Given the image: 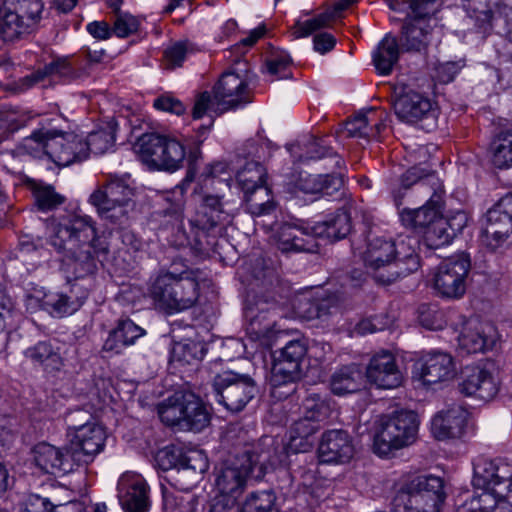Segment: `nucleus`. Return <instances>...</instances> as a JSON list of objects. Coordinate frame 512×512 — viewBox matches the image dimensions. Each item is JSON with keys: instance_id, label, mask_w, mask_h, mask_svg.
<instances>
[{"instance_id": "5701e85b", "label": "nucleus", "mask_w": 512, "mask_h": 512, "mask_svg": "<svg viewBox=\"0 0 512 512\" xmlns=\"http://www.w3.org/2000/svg\"><path fill=\"white\" fill-rule=\"evenodd\" d=\"M367 381L378 389H395L402 385L403 374L395 356L389 351L373 355L366 367Z\"/></svg>"}, {"instance_id": "09e8293b", "label": "nucleus", "mask_w": 512, "mask_h": 512, "mask_svg": "<svg viewBox=\"0 0 512 512\" xmlns=\"http://www.w3.org/2000/svg\"><path fill=\"white\" fill-rule=\"evenodd\" d=\"M52 135V130L39 129L34 131L30 136L25 137L17 146L19 155H29L34 158H41L43 155L48 156V147L46 141Z\"/></svg>"}, {"instance_id": "6e6d98bb", "label": "nucleus", "mask_w": 512, "mask_h": 512, "mask_svg": "<svg viewBox=\"0 0 512 512\" xmlns=\"http://www.w3.org/2000/svg\"><path fill=\"white\" fill-rule=\"evenodd\" d=\"M276 496L271 490L251 493L244 502L241 512H274Z\"/></svg>"}, {"instance_id": "6ab92c4d", "label": "nucleus", "mask_w": 512, "mask_h": 512, "mask_svg": "<svg viewBox=\"0 0 512 512\" xmlns=\"http://www.w3.org/2000/svg\"><path fill=\"white\" fill-rule=\"evenodd\" d=\"M433 187V192L429 193L427 202L416 209H404L400 216L401 221L407 227L413 229L430 228L439 218H441V205L443 201L444 189L440 179L437 176L428 178L427 183L422 182L420 188H425L427 185Z\"/></svg>"}, {"instance_id": "bf43d9fd", "label": "nucleus", "mask_w": 512, "mask_h": 512, "mask_svg": "<svg viewBox=\"0 0 512 512\" xmlns=\"http://www.w3.org/2000/svg\"><path fill=\"white\" fill-rule=\"evenodd\" d=\"M115 142V135L110 129H100L91 132L84 140L87 145V157L89 153L101 155L107 152Z\"/></svg>"}, {"instance_id": "39448f33", "label": "nucleus", "mask_w": 512, "mask_h": 512, "mask_svg": "<svg viewBox=\"0 0 512 512\" xmlns=\"http://www.w3.org/2000/svg\"><path fill=\"white\" fill-rule=\"evenodd\" d=\"M472 484L482 490L475 495L480 512H512V504L505 497L512 492V461L477 458L474 462Z\"/></svg>"}, {"instance_id": "58836bf2", "label": "nucleus", "mask_w": 512, "mask_h": 512, "mask_svg": "<svg viewBox=\"0 0 512 512\" xmlns=\"http://www.w3.org/2000/svg\"><path fill=\"white\" fill-rule=\"evenodd\" d=\"M361 385L362 371L355 363L337 369L330 380L332 392L340 396L358 391Z\"/></svg>"}, {"instance_id": "f8f14e48", "label": "nucleus", "mask_w": 512, "mask_h": 512, "mask_svg": "<svg viewBox=\"0 0 512 512\" xmlns=\"http://www.w3.org/2000/svg\"><path fill=\"white\" fill-rule=\"evenodd\" d=\"M213 390L216 401L232 413L242 411L257 391L250 376L233 371L217 374L213 381Z\"/></svg>"}, {"instance_id": "603ef678", "label": "nucleus", "mask_w": 512, "mask_h": 512, "mask_svg": "<svg viewBox=\"0 0 512 512\" xmlns=\"http://www.w3.org/2000/svg\"><path fill=\"white\" fill-rule=\"evenodd\" d=\"M304 415L316 423L328 419L333 411L329 399L319 394H310L303 402Z\"/></svg>"}, {"instance_id": "f03ea898", "label": "nucleus", "mask_w": 512, "mask_h": 512, "mask_svg": "<svg viewBox=\"0 0 512 512\" xmlns=\"http://www.w3.org/2000/svg\"><path fill=\"white\" fill-rule=\"evenodd\" d=\"M282 462V453L279 454L274 448L271 437L265 436L257 443L246 445L241 453L238 452L225 460L218 470L215 479L218 495L238 499L249 475L261 479L268 469Z\"/></svg>"}, {"instance_id": "f3484780", "label": "nucleus", "mask_w": 512, "mask_h": 512, "mask_svg": "<svg viewBox=\"0 0 512 512\" xmlns=\"http://www.w3.org/2000/svg\"><path fill=\"white\" fill-rule=\"evenodd\" d=\"M457 374L454 357L445 351L432 350L415 363V375L424 385L448 383L453 381Z\"/></svg>"}, {"instance_id": "680f3d73", "label": "nucleus", "mask_w": 512, "mask_h": 512, "mask_svg": "<svg viewBox=\"0 0 512 512\" xmlns=\"http://www.w3.org/2000/svg\"><path fill=\"white\" fill-rule=\"evenodd\" d=\"M164 512H196L197 499L193 495L164 494Z\"/></svg>"}, {"instance_id": "423d86ee", "label": "nucleus", "mask_w": 512, "mask_h": 512, "mask_svg": "<svg viewBox=\"0 0 512 512\" xmlns=\"http://www.w3.org/2000/svg\"><path fill=\"white\" fill-rule=\"evenodd\" d=\"M68 426L70 458L75 464L88 465L105 447L106 432L104 428L84 411H77L70 416Z\"/></svg>"}, {"instance_id": "c756f323", "label": "nucleus", "mask_w": 512, "mask_h": 512, "mask_svg": "<svg viewBox=\"0 0 512 512\" xmlns=\"http://www.w3.org/2000/svg\"><path fill=\"white\" fill-rule=\"evenodd\" d=\"M394 243L395 249V260L397 262V268L394 271H390L389 274H383L382 279L385 280H397L402 276H406L412 272H415L420 267L419 256L417 249L419 247V239L416 236L406 235L399 236Z\"/></svg>"}, {"instance_id": "49530a36", "label": "nucleus", "mask_w": 512, "mask_h": 512, "mask_svg": "<svg viewBox=\"0 0 512 512\" xmlns=\"http://www.w3.org/2000/svg\"><path fill=\"white\" fill-rule=\"evenodd\" d=\"M266 176V169L260 163L249 161L237 172L236 179L243 192H246L266 186Z\"/></svg>"}, {"instance_id": "e433bc0d", "label": "nucleus", "mask_w": 512, "mask_h": 512, "mask_svg": "<svg viewBox=\"0 0 512 512\" xmlns=\"http://www.w3.org/2000/svg\"><path fill=\"white\" fill-rule=\"evenodd\" d=\"M385 123L375 110L358 113L346 121L344 128L348 136L370 139L379 135Z\"/></svg>"}, {"instance_id": "ea45409f", "label": "nucleus", "mask_w": 512, "mask_h": 512, "mask_svg": "<svg viewBox=\"0 0 512 512\" xmlns=\"http://www.w3.org/2000/svg\"><path fill=\"white\" fill-rule=\"evenodd\" d=\"M319 425L304 415L292 425L289 432L288 451L299 453L306 452L312 447L310 437L318 430Z\"/></svg>"}, {"instance_id": "9d476101", "label": "nucleus", "mask_w": 512, "mask_h": 512, "mask_svg": "<svg viewBox=\"0 0 512 512\" xmlns=\"http://www.w3.org/2000/svg\"><path fill=\"white\" fill-rule=\"evenodd\" d=\"M437 0H388V5L395 11L411 10L413 19L402 28L401 43L406 51H420L426 47L430 25L425 18L437 11Z\"/></svg>"}, {"instance_id": "bb28decb", "label": "nucleus", "mask_w": 512, "mask_h": 512, "mask_svg": "<svg viewBox=\"0 0 512 512\" xmlns=\"http://www.w3.org/2000/svg\"><path fill=\"white\" fill-rule=\"evenodd\" d=\"M354 454V445L349 433L342 429L329 430L322 436L318 448L323 463H346Z\"/></svg>"}, {"instance_id": "dca6fc26", "label": "nucleus", "mask_w": 512, "mask_h": 512, "mask_svg": "<svg viewBox=\"0 0 512 512\" xmlns=\"http://www.w3.org/2000/svg\"><path fill=\"white\" fill-rule=\"evenodd\" d=\"M462 319V328L457 337L458 348L468 354L485 352L493 349L499 339L496 327L488 321H482L477 317Z\"/></svg>"}, {"instance_id": "c85d7f7f", "label": "nucleus", "mask_w": 512, "mask_h": 512, "mask_svg": "<svg viewBox=\"0 0 512 512\" xmlns=\"http://www.w3.org/2000/svg\"><path fill=\"white\" fill-rule=\"evenodd\" d=\"M36 466L45 473H69L74 469L75 462L70 458L69 448L65 451L54 445L42 442L33 449Z\"/></svg>"}, {"instance_id": "9b49d317", "label": "nucleus", "mask_w": 512, "mask_h": 512, "mask_svg": "<svg viewBox=\"0 0 512 512\" xmlns=\"http://www.w3.org/2000/svg\"><path fill=\"white\" fill-rule=\"evenodd\" d=\"M133 188L120 178H113L95 190L89 198L101 218L122 224L133 207Z\"/></svg>"}, {"instance_id": "20e7f679", "label": "nucleus", "mask_w": 512, "mask_h": 512, "mask_svg": "<svg viewBox=\"0 0 512 512\" xmlns=\"http://www.w3.org/2000/svg\"><path fill=\"white\" fill-rule=\"evenodd\" d=\"M472 484L482 490L475 495L480 512H512V504L505 497L512 492V461L477 458L474 462Z\"/></svg>"}, {"instance_id": "de8ad7c7", "label": "nucleus", "mask_w": 512, "mask_h": 512, "mask_svg": "<svg viewBox=\"0 0 512 512\" xmlns=\"http://www.w3.org/2000/svg\"><path fill=\"white\" fill-rule=\"evenodd\" d=\"M38 299L41 308L55 317L70 315L79 307V304L71 301L68 296L61 293H44L43 296Z\"/></svg>"}, {"instance_id": "4be33fe9", "label": "nucleus", "mask_w": 512, "mask_h": 512, "mask_svg": "<svg viewBox=\"0 0 512 512\" xmlns=\"http://www.w3.org/2000/svg\"><path fill=\"white\" fill-rule=\"evenodd\" d=\"M213 92L217 108L221 111L234 109L250 102L246 76L232 71L222 74Z\"/></svg>"}, {"instance_id": "864d4df0", "label": "nucleus", "mask_w": 512, "mask_h": 512, "mask_svg": "<svg viewBox=\"0 0 512 512\" xmlns=\"http://www.w3.org/2000/svg\"><path fill=\"white\" fill-rule=\"evenodd\" d=\"M291 62L292 60L286 52H272L265 61V71L272 81L291 78Z\"/></svg>"}, {"instance_id": "79ce46f5", "label": "nucleus", "mask_w": 512, "mask_h": 512, "mask_svg": "<svg viewBox=\"0 0 512 512\" xmlns=\"http://www.w3.org/2000/svg\"><path fill=\"white\" fill-rule=\"evenodd\" d=\"M32 27L3 3V6L0 8V36L5 41H12L23 34L29 33Z\"/></svg>"}, {"instance_id": "5fc2aeb1", "label": "nucleus", "mask_w": 512, "mask_h": 512, "mask_svg": "<svg viewBox=\"0 0 512 512\" xmlns=\"http://www.w3.org/2000/svg\"><path fill=\"white\" fill-rule=\"evenodd\" d=\"M158 413L163 423L169 426H179L182 428L184 394L168 398L159 406Z\"/></svg>"}, {"instance_id": "7ed1b4c3", "label": "nucleus", "mask_w": 512, "mask_h": 512, "mask_svg": "<svg viewBox=\"0 0 512 512\" xmlns=\"http://www.w3.org/2000/svg\"><path fill=\"white\" fill-rule=\"evenodd\" d=\"M203 280L199 269L160 270L149 286L155 305L168 314L179 313L196 305Z\"/></svg>"}, {"instance_id": "f704fd0d", "label": "nucleus", "mask_w": 512, "mask_h": 512, "mask_svg": "<svg viewBox=\"0 0 512 512\" xmlns=\"http://www.w3.org/2000/svg\"><path fill=\"white\" fill-rule=\"evenodd\" d=\"M313 238H326L336 241L345 238L351 231V218L349 213L338 210L329 214L323 221L311 223Z\"/></svg>"}, {"instance_id": "0eeeda50", "label": "nucleus", "mask_w": 512, "mask_h": 512, "mask_svg": "<svg viewBox=\"0 0 512 512\" xmlns=\"http://www.w3.org/2000/svg\"><path fill=\"white\" fill-rule=\"evenodd\" d=\"M418 422L414 412L395 411L380 418L373 438V451L388 457L395 451L411 445L417 435Z\"/></svg>"}, {"instance_id": "a211bd4d", "label": "nucleus", "mask_w": 512, "mask_h": 512, "mask_svg": "<svg viewBox=\"0 0 512 512\" xmlns=\"http://www.w3.org/2000/svg\"><path fill=\"white\" fill-rule=\"evenodd\" d=\"M397 117L407 123H420L425 130L437 125L438 110L430 99L416 92L406 93L394 102Z\"/></svg>"}, {"instance_id": "f257e3e1", "label": "nucleus", "mask_w": 512, "mask_h": 512, "mask_svg": "<svg viewBox=\"0 0 512 512\" xmlns=\"http://www.w3.org/2000/svg\"><path fill=\"white\" fill-rule=\"evenodd\" d=\"M50 230L51 245L73 261L77 278L94 273L99 256L108 251L106 241L97 236L89 216H76L68 224L53 222Z\"/></svg>"}, {"instance_id": "412c9836", "label": "nucleus", "mask_w": 512, "mask_h": 512, "mask_svg": "<svg viewBox=\"0 0 512 512\" xmlns=\"http://www.w3.org/2000/svg\"><path fill=\"white\" fill-rule=\"evenodd\" d=\"M48 158L58 166H69L87 159V145L74 133H62L52 130L46 141Z\"/></svg>"}, {"instance_id": "ddd939ff", "label": "nucleus", "mask_w": 512, "mask_h": 512, "mask_svg": "<svg viewBox=\"0 0 512 512\" xmlns=\"http://www.w3.org/2000/svg\"><path fill=\"white\" fill-rule=\"evenodd\" d=\"M458 390L466 397L484 401L493 399L499 391L493 362L481 360L464 366L461 370Z\"/></svg>"}, {"instance_id": "1a4fd4ad", "label": "nucleus", "mask_w": 512, "mask_h": 512, "mask_svg": "<svg viewBox=\"0 0 512 512\" xmlns=\"http://www.w3.org/2000/svg\"><path fill=\"white\" fill-rule=\"evenodd\" d=\"M141 161L157 170L174 172L183 166L185 146L176 138L157 133L142 135L137 143Z\"/></svg>"}, {"instance_id": "4c0bfd02", "label": "nucleus", "mask_w": 512, "mask_h": 512, "mask_svg": "<svg viewBox=\"0 0 512 512\" xmlns=\"http://www.w3.org/2000/svg\"><path fill=\"white\" fill-rule=\"evenodd\" d=\"M400 47L397 39L387 34L373 51V64L380 75H389L400 57Z\"/></svg>"}, {"instance_id": "37998d69", "label": "nucleus", "mask_w": 512, "mask_h": 512, "mask_svg": "<svg viewBox=\"0 0 512 512\" xmlns=\"http://www.w3.org/2000/svg\"><path fill=\"white\" fill-rule=\"evenodd\" d=\"M58 76L65 81L79 79L83 73L75 69L67 59L56 60L45 66L44 70H38L25 78L29 86L35 85L44 80L47 76Z\"/></svg>"}, {"instance_id": "393cba45", "label": "nucleus", "mask_w": 512, "mask_h": 512, "mask_svg": "<svg viewBox=\"0 0 512 512\" xmlns=\"http://www.w3.org/2000/svg\"><path fill=\"white\" fill-rule=\"evenodd\" d=\"M470 413L461 404L440 410L431 420V433L438 440L459 439L466 430Z\"/></svg>"}, {"instance_id": "72a5a7b5", "label": "nucleus", "mask_w": 512, "mask_h": 512, "mask_svg": "<svg viewBox=\"0 0 512 512\" xmlns=\"http://www.w3.org/2000/svg\"><path fill=\"white\" fill-rule=\"evenodd\" d=\"M294 187L305 194L333 196L343 187V178L335 174L313 175L300 172L294 181Z\"/></svg>"}, {"instance_id": "c03bdc74", "label": "nucleus", "mask_w": 512, "mask_h": 512, "mask_svg": "<svg viewBox=\"0 0 512 512\" xmlns=\"http://www.w3.org/2000/svg\"><path fill=\"white\" fill-rule=\"evenodd\" d=\"M492 162L499 169L512 167V128L500 131L491 143Z\"/></svg>"}, {"instance_id": "2f4dec72", "label": "nucleus", "mask_w": 512, "mask_h": 512, "mask_svg": "<svg viewBox=\"0 0 512 512\" xmlns=\"http://www.w3.org/2000/svg\"><path fill=\"white\" fill-rule=\"evenodd\" d=\"M145 335V329L137 325L131 319H119L115 327L109 332L102 349L105 352L118 355L127 347L134 345L139 338Z\"/></svg>"}, {"instance_id": "8fccbe9b", "label": "nucleus", "mask_w": 512, "mask_h": 512, "mask_svg": "<svg viewBox=\"0 0 512 512\" xmlns=\"http://www.w3.org/2000/svg\"><path fill=\"white\" fill-rule=\"evenodd\" d=\"M304 147L306 149L305 154H298V151L301 149L300 143L290 144L287 146V149L293 157H297L299 162L305 160H317L333 155L332 149L328 147L327 141L323 138H312L304 144Z\"/></svg>"}, {"instance_id": "052dcab7", "label": "nucleus", "mask_w": 512, "mask_h": 512, "mask_svg": "<svg viewBox=\"0 0 512 512\" xmlns=\"http://www.w3.org/2000/svg\"><path fill=\"white\" fill-rule=\"evenodd\" d=\"M33 195L39 210L50 211L56 209L65 202V197L57 193L52 186H38Z\"/></svg>"}, {"instance_id": "4d7b16f0", "label": "nucleus", "mask_w": 512, "mask_h": 512, "mask_svg": "<svg viewBox=\"0 0 512 512\" xmlns=\"http://www.w3.org/2000/svg\"><path fill=\"white\" fill-rule=\"evenodd\" d=\"M4 3L31 26L38 22L43 10L41 0H5Z\"/></svg>"}, {"instance_id": "473e14b6", "label": "nucleus", "mask_w": 512, "mask_h": 512, "mask_svg": "<svg viewBox=\"0 0 512 512\" xmlns=\"http://www.w3.org/2000/svg\"><path fill=\"white\" fill-rule=\"evenodd\" d=\"M230 215L223 208L217 195H205L197 209L191 224L201 230L210 231L218 225L229 223Z\"/></svg>"}, {"instance_id": "774afa93", "label": "nucleus", "mask_w": 512, "mask_h": 512, "mask_svg": "<svg viewBox=\"0 0 512 512\" xmlns=\"http://www.w3.org/2000/svg\"><path fill=\"white\" fill-rule=\"evenodd\" d=\"M465 66L463 59L457 61L439 62L434 67V78L443 84L452 82Z\"/></svg>"}, {"instance_id": "13d9d810", "label": "nucleus", "mask_w": 512, "mask_h": 512, "mask_svg": "<svg viewBox=\"0 0 512 512\" xmlns=\"http://www.w3.org/2000/svg\"><path fill=\"white\" fill-rule=\"evenodd\" d=\"M511 233L512 228L499 222L487 221V225L481 233V241L488 248L496 250L506 242Z\"/></svg>"}, {"instance_id": "0e129e2a", "label": "nucleus", "mask_w": 512, "mask_h": 512, "mask_svg": "<svg viewBox=\"0 0 512 512\" xmlns=\"http://www.w3.org/2000/svg\"><path fill=\"white\" fill-rule=\"evenodd\" d=\"M447 225L446 220L441 217L424 231V238L429 247L438 248L449 243L450 234L447 232Z\"/></svg>"}, {"instance_id": "69168bd1", "label": "nucleus", "mask_w": 512, "mask_h": 512, "mask_svg": "<svg viewBox=\"0 0 512 512\" xmlns=\"http://www.w3.org/2000/svg\"><path fill=\"white\" fill-rule=\"evenodd\" d=\"M333 17L334 13L326 12L304 22H297L293 34L297 38L306 37L314 31L327 26Z\"/></svg>"}, {"instance_id": "6e6552de", "label": "nucleus", "mask_w": 512, "mask_h": 512, "mask_svg": "<svg viewBox=\"0 0 512 512\" xmlns=\"http://www.w3.org/2000/svg\"><path fill=\"white\" fill-rule=\"evenodd\" d=\"M444 499L440 477L420 476L398 490L391 512H439Z\"/></svg>"}, {"instance_id": "aec40b11", "label": "nucleus", "mask_w": 512, "mask_h": 512, "mask_svg": "<svg viewBox=\"0 0 512 512\" xmlns=\"http://www.w3.org/2000/svg\"><path fill=\"white\" fill-rule=\"evenodd\" d=\"M395 247L392 241L381 237L369 239L367 248L363 253V261L368 272L381 284H390L395 280L382 279L383 274H389L397 268L395 260Z\"/></svg>"}, {"instance_id": "a19ab883", "label": "nucleus", "mask_w": 512, "mask_h": 512, "mask_svg": "<svg viewBox=\"0 0 512 512\" xmlns=\"http://www.w3.org/2000/svg\"><path fill=\"white\" fill-rule=\"evenodd\" d=\"M24 356L34 365L43 366L48 371H58L62 366V358L51 343L39 341L24 351Z\"/></svg>"}, {"instance_id": "c9c22d12", "label": "nucleus", "mask_w": 512, "mask_h": 512, "mask_svg": "<svg viewBox=\"0 0 512 512\" xmlns=\"http://www.w3.org/2000/svg\"><path fill=\"white\" fill-rule=\"evenodd\" d=\"M211 421V412L207 405L195 394H184V413L182 429L202 431Z\"/></svg>"}, {"instance_id": "7c9ffc66", "label": "nucleus", "mask_w": 512, "mask_h": 512, "mask_svg": "<svg viewBox=\"0 0 512 512\" xmlns=\"http://www.w3.org/2000/svg\"><path fill=\"white\" fill-rule=\"evenodd\" d=\"M471 18L475 19L479 29L486 33L491 29H498L512 43V0L498 4L495 11L474 9Z\"/></svg>"}, {"instance_id": "3c124183", "label": "nucleus", "mask_w": 512, "mask_h": 512, "mask_svg": "<svg viewBox=\"0 0 512 512\" xmlns=\"http://www.w3.org/2000/svg\"><path fill=\"white\" fill-rule=\"evenodd\" d=\"M418 319L421 326L428 330H442L451 319L447 311L432 304H422L418 309Z\"/></svg>"}, {"instance_id": "cd10ccee", "label": "nucleus", "mask_w": 512, "mask_h": 512, "mask_svg": "<svg viewBox=\"0 0 512 512\" xmlns=\"http://www.w3.org/2000/svg\"><path fill=\"white\" fill-rule=\"evenodd\" d=\"M278 305L279 302L274 298L268 300L260 297L254 304L248 306L245 316L250 321L247 328L249 333L256 338L268 337L274 328Z\"/></svg>"}, {"instance_id": "338daca9", "label": "nucleus", "mask_w": 512, "mask_h": 512, "mask_svg": "<svg viewBox=\"0 0 512 512\" xmlns=\"http://www.w3.org/2000/svg\"><path fill=\"white\" fill-rule=\"evenodd\" d=\"M436 176L433 173H429L428 170L414 166L408 169L401 178V184L404 188H408L413 184H417V190L420 192H433V187L431 185H427L425 188H420V184L422 182H426L429 177Z\"/></svg>"}, {"instance_id": "b1692460", "label": "nucleus", "mask_w": 512, "mask_h": 512, "mask_svg": "<svg viewBox=\"0 0 512 512\" xmlns=\"http://www.w3.org/2000/svg\"><path fill=\"white\" fill-rule=\"evenodd\" d=\"M117 488L119 501L125 512L149 511V487L141 475L131 472L122 474Z\"/></svg>"}, {"instance_id": "4468645a", "label": "nucleus", "mask_w": 512, "mask_h": 512, "mask_svg": "<svg viewBox=\"0 0 512 512\" xmlns=\"http://www.w3.org/2000/svg\"><path fill=\"white\" fill-rule=\"evenodd\" d=\"M470 260L464 254L450 257L439 264L434 275V288L445 298L460 299L466 292Z\"/></svg>"}, {"instance_id": "a18cd8bd", "label": "nucleus", "mask_w": 512, "mask_h": 512, "mask_svg": "<svg viewBox=\"0 0 512 512\" xmlns=\"http://www.w3.org/2000/svg\"><path fill=\"white\" fill-rule=\"evenodd\" d=\"M246 210L255 217L270 215L275 210V203L267 186L246 191Z\"/></svg>"}, {"instance_id": "e2e57ef3", "label": "nucleus", "mask_w": 512, "mask_h": 512, "mask_svg": "<svg viewBox=\"0 0 512 512\" xmlns=\"http://www.w3.org/2000/svg\"><path fill=\"white\" fill-rule=\"evenodd\" d=\"M487 221L499 222L512 228V193L502 197L487 212Z\"/></svg>"}, {"instance_id": "2eb2a0df", "label": "nucleus", "mask_w": 512, "mask_h": 512, "mask_svg": "<svg viewBox=\"0 0 512 512\" xmlns=\"http://www.w3.org/2000/svg\"><path fill=\"white\" fill-rule=\"evenodd\" d=\"M307 353V346L302 340H291L273 353L270 383L276 388L294 383L301 377V364Z\"/></svg>"}, {"instance_id": "a878e982", "label": "nucleus", "mask_w": 512, "mask_h": 512, "mask_svg": "<svg viewBox=\"0 0 512 512\" xmlns=\"http://www.w3.org/2000/svg\"><path fill=\"white\" fill-rule=\"evenodd\" d=\"M275 241L283 253L314 252L317 249L309 222L281 224L276 230Z\"/></svg>"}]
</instances>
